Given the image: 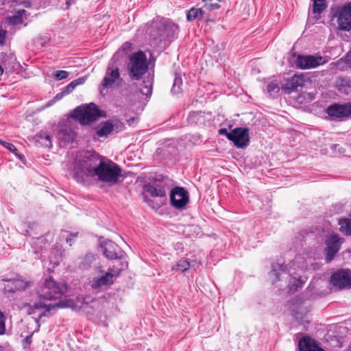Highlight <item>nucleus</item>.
<instances>
[{
	"label": "nucleus",
	"mask_w": 351,
	"mask_h": 351,
	"mask_svg": "<svg viewBox=\"0 0 351 351\" xmlns=\"http://www.w3.org/2000/svg\"><path fill=\"white\" fill-rule=\"evenodd\" d=\"M104 158L95 151L79 152L73 164V178L83 184H89Z\"/></svg>",
	"instance_id": "obj_1"
},
{
	"label": "nucleus",
	"mask_w": 351,
	"mask_h": 351,
	"mask_svg": "<svg viewBox=\"0 0 351 351\" xmlns=\"http://www.w3.org/2000/svg\"><path fill=\"white\" fill-rule=\"evenodd\" d=\"M67 291V286L63 282L55 281L51 278L45 280V312L55 311L60 308L77 310V305L71 299L60 300Z\"/></svg>",
	"instance_id": "obj_2"
},
{
	"label": "nucleus",
	"mask_w": 351,
	"mask_h": 351,
	"mask_svg": "<svg viewBox=\"0 0 351 351\" xmlns=\"http://www.w3.org/2000/svg\"><path fill=\"white\" fill-rule=\"evenodd\" d=\"M99 165V166L95 171L94 178L110 186L119 182L122 176V170L117 164L104 157Z\"/></svg>",
	"instance_id": "obj_3"
},
{
	"label": "nucleus",
	"mask_w": 351,
	"mask_h": 351,
	"mask_svg": "<svg viewBox=\"0 0 351 351\" xmlns=\"http://www.w3.org/2000/svg\"><path fill=\"white\" fill-rule=\"evenodd\" d=\"M178 32V26L171 21L162 19L152 23L146 34L155 43L162 41L166 37H172Z\"/></svg>",
	"instance_id": "obj_4"
},
{
	"label": "nucleus",
	"mask_w": 351,
	"mask_h": 351,
	"mask_svg": "<svg viewBox=\"0 0 351 351\" xmlns=\"http://www.w3.org/2000/svg\"><path fill=\"white\" fill-rule=\"evenodd\" d=\"M330 14L332 21L336 20L339 29L351 31V2L343 5L332 6Z\"/></svg>",
	"instance_id": "obj_5"
},
{
	"label": "nucleus",
	"mask_w": 351,
	"mask_h": 351,
	"mask_svg": "<svg viewBox=\"0 0 351 351\" xmlns=\"http://www.w3.org/2000/svg\"><path fill=\"white\" fill-rule=\"evenodd\" d=\"M130 76L132 80H139L148 70L145 54L139 51L133 54L128 64Z\"/></svg>",
	"instance_id": "obj_6"
},
{
	"label": "nucleus",
	"mask_w": 351,
	"mask_h": 351,
	"mask_svg": "<svg viewBox=\"0 0 351 351\" xmlns=\"http://www.w3.org/2000/svg\"><path fill=\"white\" fill-rule=\"evenodd\" d=\"M73 117L77 119L82 125L88 124L100 117V111L93 103L76 108L73 113Z\"/></svg>",
	"instance_id": "obj_7"
},
{
	"label": "nucleus",
	"mask_w": 351,
	"mask_h": 351,
	"mask_svg": "<svg viewBox=\"0 0 351 351\" xmlns=\"http://www.w3.org/2000/svg\"><path fill=\"white\" fill-rule=\"evenodd\" d=\"M127 263H121V267L117 265L110 267L104 275L100 277H96L93 279L91 287L93 289H98L103 286L110 285L113 283L114 278L119 275L125 267H127Z\"/></svg>",
	"instance_id": "obj_8"
},
{
	"label": "nucleus",
	"mask_w": 351,
	"mask_h": 351,
	"mask_svg": "<svg viewBox=\"0 0 351 351\" xmlns=\"http://www.w3.org/2000/svg\"><path fill=\"white\" fill-rule=\"evenodd\" d=\"M326 112L331 120L343 121L351 117V103H335L330 105Z\"/></svg>",
	"instance_id": "obj_9"
},
{
	"label": "nucleus",
	"mask_w": 351,
	"mask_h": 351,
	"mask_svg": "<svg viewBox=\"0 0 351 351\" xmlns=\"http://www.w3.org/2000/svg\"><path fill=\"white\" fill-rule=\"evenodd\" d=\"M121 82L122 78L120 76L118 66L114 62L110 63L106 69L105 77L101 84V88H112L113 86L120 84Z\"/></svg>",
	"instance_id": "obj_10"
},
{
	"label": "nucleus",
	"mask_w": 351,
	"mask_h": 351,
	"mask_svg": "<svg viewBox=\"0 0 351 351\" xmlns=\"http://www.w3.org/2000/svg\"><path fill=\"white\" fill-rule=\"evenodd\" d=\"M330 284L337 290L350 288L351 271L348 269L338 270L331 276Z\"/></svg>",
	"instance_id": "obj_11"
},
{
	"label": "nucleus",
	"mask_w": 351,
	"mask_h": 351,
	"mask_svg": "<svg viewBox=\"0 0 351 351\" xmlns=\"http://www.w3.org/2000/svg\"><path fill=\"white\" fill-rule=\"evenodd\" d=\"M230 141L234 143L237 148H245L250 143L249 130L247 128L239 127L232 130Z\"/></svg>",
	"instance_id": "obj_12"
},
{
	"label": "nucleus",
	"mask_w": 351,
	"mask_h": 351,
	"mask_svg": "<svg viewBox=\"0 0 351 351\" xmlns=\"http://www.w3.org/2000/svg\"><path fill=\"white\" fill-rule=\"evenodd\" d=\"M322 56H299L295 60V65L301 69H309L322 65L326 62Z\"/></svg>",
	"instance_id": "obj_13"
},
{
	"label": "nucleus",
	"mask_w": 351,
	"mask_h": 351,
	"mask_svg": "<svg viewBox=\"0 0 351 351\" xmlns=\"http://www.w3.org/2000/svg\"><path fill=\"white\" fill-rule=\"evenodd\" d=\"M103 254L108 259H119V261L117 263V265L121 267V263L124 255V252L121 248L114 242L108 241L104 243V245L101 246Z\"/></svg>",
	"instance_id": "obj_14"
},
{
	"label": "nucleus",
	"mask_w": 351,
	"mask_h": 351,
	"mask_svg": "<svg viewBox=\"0 0 351 351\" xmlns=\"http://www.w3.org/2000/svg\"><path fill=\"white\" fill-rule=\"evenodd\" d=\"M170 200L173 206L182 209L189 201L188 193L182 187H176L171 191Z\"/></svg>",
	"instance_id": "obj_15"
},
{
	"label": "nucleus",
	"mask_w": 351,
	"mask_h": 351,
	"mask_svg": "<svg viewBox=\"0 0 351 351\" xmlns=\"http://www.w3.org/2000/svg\"><path fill=\"white\" fill-rule=\"evenodd\" d=\"M309 78L304 74L294 75L286 84L285 89L288 93L296 91L298 88L305 86Z\"/></svg>",
	"instance_id": "obj_16"
},
{
	"label": "nucleus",
	"mask_w": 351,
	"mask_h": 351,
	"mask_svg": "<svg viewBox=\"0 0 351 351\" xmlns=\"http://www.w3.org/2000/svg\"><path fill=\"white\" fill-rule=\"evenodd\" d=\"M342 241L337 236H332L326 241L327 247L325 249L326 252V261L330 262L335 255L339 250Z\"/></svg>",
	"instance_id": "obj_17"
},
{
	"label": "nucleus",
	"mask_w": 351,
	"mask_h": 351,
	"mask_svg": "<svg viewBox=\"0 0 351 351\" xmlns=\"http://www.w3.org/2000/svg\"><path fill=\"white\" fill-rule=\"evenodd\" d=\"M77 134L70 127L62 128L58 134V138L61 147H66L73 143Z\"/></svg>",
	"instance_id": "obj_18"
},
{
	"label": "nucleus",
	"mask_w": 351,
	"mask_h": 351,
	"mask_svg": "<svg viewBox=\"0 0 351 351\" xmlns=\"http://www.w3.org/2000/svg\"><path fill=\"white\" fill-rule=\"evenodd\" d=\"M79 267L82 269H88L92 267L99 268L100 267L99 258L97 255L88 253L82 258Z\"/></svg>",
	"instance_id": "obj_19"
},
{
	"label": "nucleus",
	"mask_w": 351,
	"mask_h": 351,
	"mask_svg": "<svg viewBox=\"0 0 351 351\" xmlns=\"http://www.w3.org/2000/svg\"><path fill=\"white\" fill-rule=\"evenodd\" d=\"M145 189L152 197H164L166 196L167 190L162 183L155 182L153 184H147Z\"/></svg>",
	"instance_id": "obj_20"
},
{
	"label": "nucleus",
	"mask_w": 351,
	"mask_h": 351,
	"mask_svg": "<svg viewBox=\"0 0 351 351\" xmlns=\"http://www.w3.org/2000/svg\"><path fill=\"white\" fill-rule=\"evenodd\" d=\"M300 351H324L310 337H304L298 343Z\"/></svg>",
	"instance_id": "obj_21"
},
{
	"label": "nucleus",
	"mask_w": 351,
	"mask_h": 351,
	"mask_svg": "<svg viewBox=\"0 0 351 351\" xmlns=\"http://www.w3.org/2000/svg\"><path fill=\"white\" fill-rule=\"evenodd\" d=\"M335 87L341 93L351 95V77H339L335 81Z\"/></svg>",
	"instance_id": "obj_22"
},
{
	"label": "nucleus",
	"mask_w": 351,
	"mask_h": 351,
	"mask_svg": "<svg viewBox=\"0 0 351 351\" xmlns=\"http://www.w3.org/2000/svg\"><path fill=\"white\" fill-rule=\"evenodd\" d=\"M96 134L99 137H107L114 130V124L112 121L100 123L97 128Z\"/></svg>",
	"instance_id": "obj_23"
},
{
	"label": "nucleus",
	"mask_w": 351,
	"mask_h": 351,
	"mask_svg": "<svg viewBox=\"0 0 351 351\" xmlns=\"http://www.w3.org/2000/svg\"><path fill=\"white\" fill-rule=\"evenodd\" d=\"M206 14V11L203 8H192L186 14V19L189 21L195 19H201Z\"/></svg>",
	"instance_id": "obj_24"
},
{
	"label": "nucleus",
	"mask_w": 351,
	"mask_h": 351,
	"mask_svg": "<svg viewBox=\"0 0 351 351\" xmlns=\"http://www.w3.org/2000/svg\"><path fill=\"white\" fill-rule=\"evenodd\" d=\"M189 123H204L205 121L204 112L202 111L191 112L187 118Z\"/></svg>",
	"instance_id": "obj_25"
},
{
	"label": "nucleus",
	"mask_w": 351,
	"mask_h": 351,
	"mask_svg": "<svg viewBox=\"0 0 351 351\" xmlns=\"http://www.w3.org/2000/svg\"><path fill=\"white\" fill-rule=\"evenodd\" d=\"M339 225L341 232L347 235H351V215L348 219H342L339 220Z\"/></svg>",
	"instance_id": "obj_26"
},
{
	"label": "nucleus",
	"mask_w": 351,
	"mask_h": 351,
	"mask_svg": "<svg viewBox=\"0 0 351 351\" xmlns=\"http://www.w3.org/2000/svg\"><path fill=\"white\" fill-rule=\"evenodd\" d=\"M0 144L2 145L3 147H6L8 149H9L11 152H12L19 160H21L24 164H25V158L24 155L19 153L17 150V149L14 146V145L7 143L5 141H3L0 140Z\"/></svg>",
	"instance_id": "obj_27"
},
{
	"label": "nucleus",
	"mask_w": 351,
	"mask_h": 351,
	"mask_svg": "<svg viewBox=\"0 0 351 351\" xmlns=\"http://www.w3.org/2000/svg\"><path fill=\"white\" fill-rule=\"evenodd\" d=\"M337 66L341 70H347L351 68V53H349L343 58L337 62Z\"/></svg>",
	"instance_id": "obj_28"
},
{
	"label": "nucleus",
	"mask_w": 351,
	"mask_h": 351,
	"mask_svg": "<svg viewBox=\"0 0 351 351\" xmlns=\"http://www.w3.org/2000/svg\"><path fill=\"white\" fill-rule=\"evenodd\" d=\"M313 12L321 14L327 7L326 0H313Z\"/></svg>",
	"instance_id": "obj_29"
},
{
	"label": "nucleus",
	"mask_w": 351,
	"mask_h": 351,
	"mask_svg": "<svg viewBox=\"0 0 351 351\" xmlns=\"http://www.w3.org/2000/svg\"><path fill=\"white\" fill-rule=\"evenodd\" d=\"M11 283L14 286L15 291L25 290L29 286L30 282L20 278L12 279Z\"/></svg>",
	"instance_id": "obj_30"
},
{
	"label": "nucleus",
	"mask_w": 351,
	"mask_h": 351,
	"mask_svg": "<svg viewBox=\"0 0 351 351\" xmlns=\"http://www.w3.org/2000/svg\"><path fill=\"white\" fill-rule=\"evenodd\" d=\"M182 80L181 77L179 75H176L173 84L171 88V93L173 95H179L182 91Z\"/></svg>",
	"instance_id": "obj_31"
},
{
	"label": "nucleus",
	"mask_w": 351,
	"mask_h": 351,
	"mask_svg": "<svg viewBox=\"0 0 351 351\" xmlns=\"http://www.w3.org/2000/svg\"><path fill=\"white\" fill-rule=\"evenodd\" d=\"M202 2L204 3V10H214L219 9L220 5L218 2H220L221 0H202Z\"/></svg>",
	"instance_id": "obj_32"
},
{
	"label": "nucleus",
	"mask_w": 351,
	"mask_h": 351,
	"mask_svg": "<svg viewBox=\"0 0 351 351\" xmlns=\"http://www.w3.org/2000/svg\"><path fill=\"white\" fill-rule=\"evenodd\" d=\"M190 266V263L186 259H180L172 269L173 270L184 272L186 271Z\"/></svg>",
	"instance_id": "obj_33"
},
{
	"label": "nucleus",
	"mask_w": 351,
	"mask_h": 351,
	"mask_svg": "<svg viewBox=\"0 0 351 351\" xmlns=\"http://www.w3.org/2000/svg\"><path fill=\"white\" fill-rule=\"evenodd\" d=\"M152 78L148 79L147 81H143L144 86L141 89V93L146 96H150L152 93Z\"/></svg>",
	"instance_id": "obj_34"
},
{
	"label": "nucleus",
	"mask_w": 351,
	"mask_h": 351,
	"mask_svg": "<svg viewBox=\"0 0 351 351\" xmlns=\"http://www.w3.org/2000/svg\"><path fill=\"white\" fill-rule=\"evenodd\" d=\"M286 266L283 264L280 263H274L272 265V271L271 273L276 278V280L279 279V276L280 274V271L282 273H285Z\"/></svg>",
	"instance_id": "obj_35"
},
{
	"label": "nucleus",
	"mask_w": 351,
	"mask_h": 351,
	"mask_svg": "<svg viewBox=\"0 0 351 351\" xmlns=\"http://www.w3.org/2000/svg\"><path fill=\"white\" fill-rule=\"evenodd\" d=\"M35 301L33 306L35 308H42L44 307V295L42 293L36 292L35 295Z\"/></svg>",
	"instance_id": "obj_36"
},
{
	"label": "nucleus",
	"mask_w": 351,
	"mask_h": 351,
	"mask_svg": "<svg viewBox=\"0 0 351 351\" xmlns=\"http://www.w3.org/2000/svg\"><path fill=\"white\" fill-rule=\"evenodd\" d=\"M267 93L271 96L279 92L280 86L276 81L270 82L267 86Z\"/></svg>",
	"instance_id": "obj_37"
},
{
	"label": "nucleus",
	"mask_w": 351,
	"mask_h": 351,
	"mask_svg": "<svg viewBox=\"0 0 351 351\" xmlns=\"http://www.w3.org/2000/svg\"><path fill=\"white\" fill-rule=\"evenodd\" d=\"M78 235L77 232L75 233H68L66 231H64L61 233V238L65 239L66 242L69 243L70 246L72 245V242L73 239L76 238Z\"/></svg>",
	"instance_id": "obj_38"
},
{
	"label": "nucleus",
	"mask_w": 351,
	"mask_h": 351,
	"mask_svg": "<svg viewBox=\"0 0 351 351\" xmlns=\"http://www.w3.org/2000/svg\"><path fill=\"white\" fill-rule=\"evenodd\" d=\"M43 136L41 134H36L34 136L29 138V142L36 147H42L43 143Z\"/></svg>",
	"instance_id": "obj_39"
},
{
	"label": "nucleus",
	"mask_w": 351,
	"mask_h": 351,
	"mask_svg": "<svg viewBox=\"0 0 351 351\" xmlns=\"http://www.w3.org/2000/svg\"><path fill=\"white\" fill-rule=\"evenodd\" d=\"M69 76V72L63 70L58 71L53 73V77L56 80L60 81L67 78Z\"/></svg>",
	"instance_id": "obj_40"
},
{
	"label": "nucleus",
	"mask_w": 351,
	"mask_h": 351,
	"mask_svg": "<svg viewBox=\"0 0 351 351\" xmlns=\"http://www.w3.org/2000/svg\"><path fill=\"white\" fill-rule=\"evenodd\" d=\"M303 283L301 279L293 278V281L290 282V290L292 291H296L298 287H300Z\"/></svg>",
	"instance_id": "obj_41"
},
{
	"label": "nucleus",
	"mask_w": 351,
	"mask_h": 351,
	"mask_svg": "<svg viewBox=\"0 0 351 351\" xmlns=\"http://www.w3.org/2000/svg\"><path fill=\"white\" fill-rule=\"evenodd\" d=\"M5 317L3 313L0 311V335H3L5 331Z\"/></svg>",
	"instance_id": "obj_42"
},
{
	"label": "nucleus",
	"mask_w": 351,
	"mask_h": 351,
	"mask_svg": "<svg viewBox=\"0 0 351 351\" xmlns=\"http://www.w3.org/2000/svg\"><path fill=\"white\" fill-rule=\"evenodd\" d=\"M3 281L6 282L7 284L5 285L4 286V290L7 292H11V293H13V292H15V288H14V286L12 285V284L11 283L12 282V279H9V280H3Z\"/></svg>",
	"instance_id": "obj_43"
},
{
	"label": "nucleus",
	"mask_w": 351,
	"mask_h": 351,
	"mask_svg": "<svg viewBox=\"0 0 351 351\" xmlns=\"http://www.w3.org/2000/svg\"><path fill=\"white\" fill-rule=\"evenodd\" d=\"M9 21L12 25H18L23 23V19L20 16L15 14L10 18Z\"/></svg>",
	"instance_id": "obj_44"
},
{
	"label": "nucleus",
	"mask_w": 351,
	"mask_h": 351,
	"mask_svg": "<svg viewBox=\"0 0 351 351\" xmlns=\"http://www.w3.org/2000/svg\"><path fill=\"white\" fill-rule=\"evenodd\" d=\"M76 87L77 86L75 85V83L73 81H72L66 86L64 90L68 95L71 93Z\"/></svg>",
	"instance_id": "obj_45"
},
{
	"label": "nucleus",
	"mask_w": 351,
	"mask_h": 351,
	"mask_svg": "<svg viewBox=\"0 0 351 351\" xmlns=\"http://www.w3.org/2000/svg\"><path fill=\"white\" fill-rule=\"evenodd\" d=\"M295 301H296V302H293V304H292V311L295 315L296 318H298V317L297 315H299V314H302L303 311L300 312L298 309H296V306H295L298 304H301L302 302L300 301V302H298L299 301L298 298H297L295 300Z\"/></svg>",
	"instance_id": "obj_46"
},
{
	"label": "nucleus",
	"mask_w": 351,
	"mask_h": 351,
	"mask_svg": "<svg viewBox=\"0 0 351 351\" xmlns=\"http://www.w3.org/2000/svg\"><path fill=\"white\" fill-rule=\"evenodd\" d=\"M63 252L64 250L61 245H56L54 248V254L56 257H62Z\"/></svg>",
	"instance_id": "obj_47"
},
{
	"label": "nucleus",
	"mask_w": 351,
	"mask_h": 351,
	"mask_svg": "<svg viewBox=\"0 0 351 351\" xmlns=\"http://www.w3.org/2000/svg\"><path fill=\"white\" fill-rule=\"evenodd\" d=\"M219 133L220 134L225 135V136L228 138V140H230V135H232V131L229 132L227 130V129H226V128H221V129H220V130H219Z\"/></svg>",
	"instance_id": "obj_48"
},
{
	"label": "nucleus",
	"mask_w": 351,
	"mask_h": 351,
	"mask_svg": "<svg viewBox=\"0 0 351 351\" xmlns=\"http://www.w3.org/2000/svg\"><path fill=\"white\" fill-rule=\"evenodd\" d=\"M85 81H86V77H79V78L73 80V82L75 83L76 86L83 84L85 82Z\"/></svg>",
	"instance_id": "obj_49"
},
{
	"label": "nucleus",
	"mask_w": 351,
	"mask_h": 351,
	"mask_svg": "<svg viewBox=\"0 0 351 351\" xmlns=\"http://www.w3.org/2000/svg\"><path fill=\"white\" fill-rule=\"evenodd\" d=\"M67 95L65 91L63 90L62 92L58 93L55 97V100L58 101L61 99L64 95Z\"/></svg>",
	"instance_id": "obj_50"
},
{
	"label": "nucleus",
	"mask_w": 351,
	"mask_h": 351,
	"mask_svg": "<svg viewBox=\"0 0 351 351\" xmlns=\"http://www.w3.org/2000/svg\"><path fill=\"white\" fill-rule=\"evenodd\" d=\"M5 36V32L0 30V44L3 43Z\"/></svg>",
	"instance_id": "obj_51"
},
{
	"label": "nucleus",
	"mask_w": 351,
	"mask_h": 351,
	"mask_svg": "<svg viewBox=\"0 0 351 351\" xmlns=\"http://www.w3.org/2000/svg\"><path fill=\"white\" fill-rule=\"evenodd\" d=\"M45 146L47 147H51V143L49 136L45 135Z\"/></svg>",
	"instance_id": "obj_52"
},
{
	"label": "nucleus",
	"mask_w": 351,
	"mask_h": 351,
	"mask_svg": "<svg viewBox=\"0 0 351 351\" xmlns=\"http://www.w3.org/2000/svg\"><path fill=\"white\" fill-rule=\"evenodd\" d=\"M26 14V11L25 10H19L16 12V15L20 16L21 18L24 14Z\"/></svg>",
	"instance_id": "obj_53"
},
{
	"label": "nucleus",
	"mask_w": 351,
	"mask_h": 351,
	"mask_svg": "<svg viewBox=\"0 0 351 351\" xmlns=\"http://www.w3.org/2000/svg\"><path fill=\"white\" fill-rule=\"evenodd\" d=\"M57 101L55 100V98H53L52 100L49 101L46 105H45V108L46 107H49V106H51L52 105H53V104H55Z\"/></svg>",
	"instance_id": "obj_54"
},
{
	"label": "nucleus",
	"mask_w": 351,
	"mask_h": 351,
	"mask_svg": "<svg viewBox=\"0 0 351 351\" xmlns=\"http://www.w3.org/2000/svg\"><path fill=\"white\" fill-rule=\"evenodd\" d=\"M30 339H31V337H27L25 339V341L27 343H30L31 341H30Z\"/></svg>",
	"instance_id": "obj_55"
},
{
	"label": "nucleus",
	"mask_w": 351,
	"mask_h": 351,
	"mask_svg": "<svg viewBox=\"0 0 351 351\" xmlns=\"http://www.w3.org/2000/svg\"><path fill=\"white\" fill-rule=\"evenodd\" d=\"M43 315H44V312L43 311L40 312V313L39 314V317H41Z\"/></svg>",
	"instance_id": "obj_56"
}]
</instances>
